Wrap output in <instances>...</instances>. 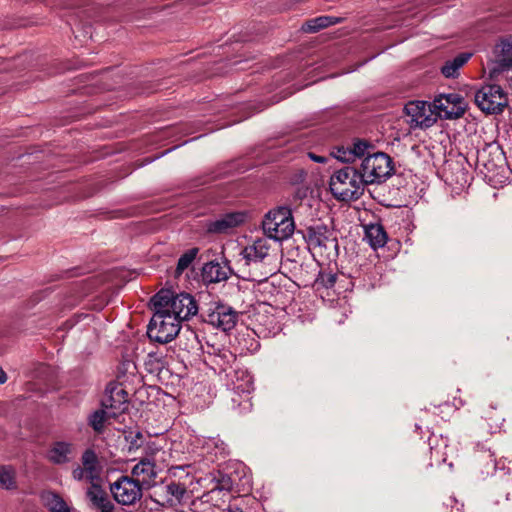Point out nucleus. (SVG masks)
Segmentation results:
<instances>
[{"instance_id": "f257e3e1", "label": "nucleus", "mask_w": 512, "mask_h": 512, "mask_svg": "<svg viewBox=\"0 0 512 512\" xmlns=\"http://www.w3.org/2000/svg\"><path fill=\"white\" fill-rule=\"evenodd\" d=\"M329 186L333 196L341 201L356 200L363 195L365 189L355 165L335 171L330 177Z\"/></svg>"}, {"instance_id": "f03ea898", "label": "nucleus", "mask_w": 512, "mask_h": 512, "mask_svg": "<svg viewBox=\"0 0 512 512\" xmlns=\"http://www.w3.org/2000/svg\"><path fill=\"white\" fill-rule=\"evenodd\" d=\"M153 306H158L171 316H175L180 323L190 319L198 312V305L188 293L174 294L170 290H160L152 299Z\"/></svg>"}, {"instance_id": "7ed1b4c3", "label": "nucleus", "mask_w": 512, "mask_h": 512, "mask_svg": "<svg viewBox=\"0 0 512 512\" xmlns=\"http://www.w3.org/2000/svg\"><path fill=\"white\" fill-rule=\"evenodd\" d=\"M294 229V219L291 210L287 207H278L269 211L262 221L264 235L274 241L288 239L294 233Z\"/></svg>"}, {"instance_id": "20e7f679", "label": "nucleus", "mask_w": 512, "mask_h": 512, "mask_svg": "<svg viewBox=\"0 0 512 512\" xmlns=\"http://www.w3.org/2000/svg\"><path fill=\"white\" fill-rule=\"evenodd\" d=\"M357 169L365 186L379 184L391 176L392 159L385 153L377 152L363 158Z\"/></svg>"}, {"instance_id": "39448f33", "label": "nucleus", "mask_w": 512, "mask_h": 512, "mask_svg": "<svg viewBox=\"0 0 512 512\" xmlns=\"http://www.w3.org/2000/svg\"><path fill=\"white\" fill-rule=\"evenodd\" d=\"M154 311L147 330L149 338L162 344L172 341L178 335L181 323L167 310L154 306Z\"/></svg>"}, {"instance_id": "423d86ee", "label": "nucleus", "mask_w": 512, "mask_h": 512, "mask_svg": "<svg viewBox=\"0 0 512 512\" xmlns=\"http://www.w3.org/2000/svg\"><path fill=\"white\" fill-rule=\"evenodd\" d=\"M476 105L486 114L502 113L508 105V95L497 84H486L475 92Z\"/></svg>"}, {"instance_id": "0eeeda50", "label": "nucleus", "mask_w": 512, "mask_h": 512, "mask_svg": "<svg viewBox=\"0 0 512 512\" xmlns=\"http://www.w3.org/2000/svg\"><path fill=\"white\" fill-rule=\"evenodd\" d=\"M240 255L247 265L262 263L265 267L275 258L274 247L268 237L252 240L242 249Z\"/></svg>"}, {"instance_id": "6e6552de", "label": "nucleus", "mask_w": 512, "mask_h": 512, "mask_svg": "<svg viewBox=\"0 0 512 512\" xmlns=\"http://www.w3.org/2000/svg\"><path fill=\"white\" fill-rule=\"evenodd\" d=\"M143 487L128 476H122L110 485V491L119 504L133 505L142 497Z\"/></svg>"}, {"instance_id": "1a4fd4ad", "label": "nucleus", "mask_w": 512, "mask_h": 512, "mask_svg": "<svg viewBox=\"0 0 512 512\" xmlns=\"http://www.w3.org/2000/svg\"><path fill=\"white\" fill-rule=\"evenodd\" d=\"M406 115L412 127L428 128L437 120L432 105L426 101H410L405 105Z\"/></svg>"}, {"instance_id": "9d476101", "label": "nucleus", "mask_w": 512, "mask_h": 512, "mask_svg": "<svg viewBox=\"0 0 512 512\" xmlns=\"http://www.w3.org/2000/svg\"><path fill=\"white\" fill-rule=\"evenodd\" d=\"M490 76L512 68V36H505L494 46L489 61Z\"/></svg>"}, {"instance_id": "9b49d317", "label": "nucleus", "mask_w": 512, "mask_h": 512, "mask_svg": "<svg viewBox=\"0 0 512 512\" xmlns=\"http://www.w3.org/2000/svg\"><path fill=\"white\" fill-rule=\"evenodd\" d=\"M467 104L464 98L457 93L440 95L433 102V108L437 110L438 117L456 119L461 117L466 110Z\"/></svg>"}, {"instance_id": "f8f14e48", "label": "nucleus", "mask_w": 512, "mask_h": 512, "mask_svg": "<svg viewBox=\"0 0 512 512\" xmlns=\"http://www.w3.org/2000/svg\"><path fill=\"white\" fill-rule=\"evenodd\" d=\"M237 319L238 314L233 308L224 304H216L209 309L205 321L218 329L230 331L235 327Z\"/></svg>"}, {"instance_id": "ddd939ff", "label": "nucleus", "mask_w": 512, "mask_h": 512, "mask_svg": "<svg viewBox=\"0 0 512 512\" xmlns=\"http://www.w3.org/2000/svg\"><path fill=\"white\" fill-rule=\"evenodd\" d=\"M128 394L120 385H109L105 390L101 404L110 412L111 416H117L127 409Z\"/></svg>"}, {"instance_id": "4468645a", "label": "nucleus", "mask_w": 512, "mask_h": 512, "mask_svg": "<svg viewBox=\"0 0 512 512\" xmlns=\"http://www.w3.org/2000/svg\"><path fill=\"white\" fill-rule=\"evenodd\" d=\"M224 380L227 388L239 395L250 394L253 390L252 376L247 370L238 366L226 373Z\"/></svg>"}, {"instance_id": "2eb2a0df", "label": "nucleus", "mask_w": 512, "mask_h": 512, "mask_svg": "<svg viewBox=\"0 0 512 512\" xmlns=\"http://www.w3.org/2000/svg\"><path fill=\"white\" fill-rule=\"evenodd\" d=\"M157 477L155 462L150 458L141 459L131 470L132 480L140 486H151Z\"/></svg>"}, {"instance_id": "dca6fc26", "label": "nucleus", "mask_w": 512, "mask_h": 512, "mask_svg": "<svg viewBox=\"0 0 512 512\" xmlns=\"http://www.w3.org/2000/svg\"><path fill=\"white\" fill-rule=\"evenodd\" d=\"M75 456V446L68 441H55L47 450V459L55 465L69 463Z\"/></svg>"}, {"instance_id": "f3484780", "label": "nucleus", "mask_w": 512, "mask_h": 512, "mask_svg": "<svg viewBox=\"0 0 512 512\" xmlns=\"http://www.w3.org/2000/svg\"><path fill=\"white\" fill-rule=\"evenodd\" d=\"M246 215L241 212L228 213L207 225L209 233L223 234L244 223Z\"/></svg>"}, {"instance_id": "a211bd4d", "label": "nucleus", "mask_w": 512, "mask_h": 512, "mask_svg": "<svg viewBox=\"0 0 512 512\" xmlns=\"http://www.w3.org/2000/svg\"><path fill=\"white\" fill-rule=\"evenodd\" d=\"M86 495L93 508L99 512H115L114 504L98 483L91 484L86 491Z\"/></svg>"}, {"instance_id": "6ab92c4d", "label": "nucleus", "mask_w": 512, "mask_h": 512, "mask_svg": "<svg viewBox=\"0 0 512 512\" xmlns=\"http://www.w3.org/2000/svg\"><path fill=\"white\" fill-rule=\"evenodd\" d=\"M231 269L226 263L211 261L202 268V278L207 283H218L229 278Z\"/></svg>"}, {"instance_id": "aec40b11", "label": "nucleus", "mask_w": 512, "mask_h": 512, "mask_svg": "<svg viewBox=\"0 0 512 512\" xmlns=\"http://www.w3.org/2000/svg\"><path fill=\"white\" fill-rule=\"evenodd\" d=\"M327 232V228L322 225L309 227L306 234L309 247L313 250L327 248L328 244L333 242Z\"/></svg>"}, {"instance_id": "412c9836", "label": "nucleus", "mask_w": 512, "mask_h": 512, "mask_svg": "<svg viewBox=\"0 0 512 512\" xmlns=\"http://www.w3.org/2000/svg\"><path fill=\"white\" fill-rule=\"evenodd\" d=\"M82 467L88 472L89 483L95 484L100 480L101 467L94 450L86 449L81 457Z\"/></svg>"}, {"instance_id": "4be33fe9", "label": "nucleus", "mask_w": 512, "mask_h": 512, "mask_svg": "<svg viewBox=\"0 0 512 512\" xmlns=\"http://www.w3.org/2000/svg\"><path fill=\"white\" fill-rule=\"evenodd\" d=\"M364 231L365 240L373 249L381 248L387 243V233L381 224L366 225Z\"/></svg>"}, {"instance_id": "5701e85b", "label": "nucleus", "mask_w": 512, "mask_h": 512, "mask_svg": "<svg viewBox=\"0 0 512 512\" xmlns=\"http://www.w3.org/2000/svg\"><path fill=\"white\" fill-rule=\"evenodd\" d=\"M213 369L220 376L223 375L226 377V373H229L231 369H235L237 367L236 364V356L230 351H223L219 354L215 355L212 359Z\"/></svg>"}, {"instance_id": "b1692460", "label": "nucleus", "mask_w": 512, "mask_h": 512, "mask_svg": "<svg viewBox=\"0 0 512 512\" xmlns=\"http://www.w3.org/2000/svg\"><path fill=\"white\" fill-rule=\"evenodd\" d=\"M41 499L45 507L51 512H70V508L64 499L57 493L45 491L41 495Z\"/></svg>"}, {"instance_id": "393cba45", "label": "nucleus", "mask_w": 512, "mask_h": 512, "mask_svg": "<svg viewBox=\"0 0 512 512\" xmlns=\"http://www.w3.org/2000/svg\"><path fill=\"white\" fill-rule=\"evenodd\" d=\"M470 53H461L452 60H448L441 68L446 78H453L458 75V70L470 59Z\"/></svg>"}, {"instance_id": "a878e982", "label": "nucleus", "mask_w": 512, "mask_h": 512, "mask_svg": "<svg viewBox=\"0 0 512 512\" xmlns=\"http://www.w3.org/2000/svg\"><path fill=\"white\" fill-rule=\"evenodd\" d=\"M488 148L491 150L490 154L494 155V159L492 161H488L486 159L487 156V150L484 149L479 153L478 161L482 163V165L487 169L488 172H491L496 168L497 166H502L504 162V156L502 151L497 146H488Z\"/></svg>"}, {"instance_id": "bb28decb", "label": "nucleus", "mask_w": 512, "mask_h": 512, "mask_svg": "<svg viewBox=\"0 0 512 512\" xmlns=\"http://www.w3.org/2000/svg\"><path fill=\"white\" fill-rule=\"evenodd\" d=\"M339 22L338 18L331 16H319L311 20L306 21L302 30L307 33H315L323 28L329 27Z\"/></svg>"}, {"instance_id": "cd10ccee", "label": "nucleus", "mask_w": 512, "mask_h": 512, "mask_svg": "<svg viewBox=\"0 0 512 512\" xmlns=\"http://www.w3.org/2000/svg\"><path fill=\"white\" fill-rule=\"evenodd\" d=\"M165 495L170 504L180 503L186 494V486L180 482H170L165 486Z\"/></svg>"}, {"instance_id": "c85d7f7f", "label": "nucleus", "mask_w": 512, "mask_h": 512, "mask_svg": "<svg viewBox=\"0 0 512 512\" xmlns=\"http://www.w3.org/2000/svg\"><path fill=\"white\" fill-rule=\"evenodd\" d=\"M110 412L102 407V409L95 411L89 417V424L97 433H102L104 430L105 422L108 418H114Z\"/></svg>"}, {"instance_id": "c756f323", "label": "nucleus", "mask_w": 512, "mask_h": 512, "mask_svg": "<svg viewBox=\"0 0 512 512\" xmlns=\"http://www.w3.org/2000/svg\"><path fill=\"white\" fill-rule=\"evenodd\" d=\"M198 254L197 248H192L188 251H186L178 260L177 267H176V275H180L186 270L192 262L195 260L196 256Z\"/></svg>"}, {"instance_id": "7c9ffc66", "label": "nucleus", "mask_w": 512, "mask_h": 512, "mask_svg": "<svg viewBox=\"0 0 512 512\" xmlns=\"http://www.w3.org/2000/svg\"><path fill=\"white\" fill-rule=\"evenodd\" d=\"M15 487V472L11 467H0V488L12 489Z\"/></svg>"}, {"instance_id": "2f4dec72", "label": "nucleus", "mask_w": 512, "mask_h": 512, "mask_svg": "<svg viewBox=\"0 0 512 512\" xmlns=\"http://www.w3.org/2000/svg\"><path fill=\"white\" fill-rule=\"evenodd\" d=\"M128 452H134L139 449L144 442V435L140 431H130L125 435Z\"/></svg>"}, {"instance_id": "473e14b6", "label": "nucleus", "mask_w": 512, "mask_h": 512, "mask_svg": "<svg viewBox=\"0 0 512 512\" xmlns=\"http://www.w3.org/2000/svg\"><path fill=\"white\" fill-rule=\"evenodd\" d=\"M334 157L341 162L345 163H353V153L351 152V147H340L334 153Z\"/></svg>"}, {"instance_id": "72a5a7b5", "label": "nucleus", "mask_w": 512, "mask_h": 512, "mask_svg": "<svg viewBox=\"0 0 512 512\" xmlns=\"http://www.w3.org/2000/svg\"><path fill=\"white\" fill-rule=\"evenodd\" d=\"M369 144L366 141L359 140L351 146V152L353 153L354 161L356 158H361L367 151Z\"/></svg>"}, {"instance_id": "f704fd0d", "label": "nucleus", "mask_w": 512, "mask_h": 512, "mask_svg": "<svg viewBox=\"0 0 512 512\" xmlns=\"http://www.w3.org/2000/svg\"><path fill=\"white\" fill-rule=\"evenodd\" d=\"M206 446L208 449H210L212 446H214V448L216 449L215 451V455L217 456L218 454L220 455H225L226 454V450H227V447H226V444L220 440V439H210L207 443H206Z\"/></svg>"}, {"instance_id": "c9c22d12", "label": "nucleus", "mask_w": 512, "mask_h": 512, "mask_svg": "<svg viewBox=\"0 0 512 512\" xmlns=\"http://www.w3.org/2000/svg\"><path fill=\"white\" fill-rule=\"evenodd\" d=\"M72 476L77 481L89 482L88 472L82 466H77L74 468L72 471Z\"/></svg>"}, {"instance_id": "e433bc0d", "label": "nucleus", "mask_w": 512, "mask_h": 512, "mask_svg": "<svg viewBox=\"0 0 512 512\" xmlns=\"http://www.w3.org/2000/svg\"><path fill=\"white\" fill-rule=\"evenodd\" d=\"M308 156L311 160L318 162V163H325L327 160L324 156H319L314 153H309Z\"/></svg>"}, {"instance_id": "4c0bfd02", "label": "nucleus", "mask_w": 512, "mask_h": 512, "mask_svg": "<svg viewBox=\"0 0 512 512\" xmlns=\"http://www.w3.org/2000/svg\"><path fill=\"white\" fill-rule=\"evenodd\" d=\"M273 270H274L273 268H270V269L266 270L263 273V278H260L258 281L266 280L269 275H272L274 273Z\"/></svg>"}, {"instance_id": "58836bf2", "label": "nucleus", "mask_w": 512, "mask_h": 512, "mask_svg": "<svg viewBox=\"0 0 512 512\" xmlns=\"http://www.w3.org/2000/svg\"><path fill=\"white\" fill-rule=\"evenodd\" d=\"M7 380V376L6 374L2 371L1 374H0V384H3L5 383Z\"/></svg>"}]
</instances>
